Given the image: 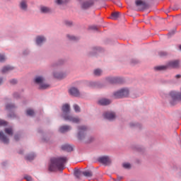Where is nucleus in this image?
Masks as SVG:
<instances>
[{
    "mask_svg": "<svg viewBox=\"0 0 181 181\" xmlns=\"http://www.w3.org/2000/svg\"><path fill=\"white\" fill-rule=\"evenodd\" d=\"M56 4L62 5V0H56Z\"/></svg>",
    "mask_w": 181,
    "mask_h": 181,
    "instance_id": "nucleus-47",
    "label": "nucleus"
},
{
    "mask_svg": "<svg viewBox=\"0 0 181 181\" xmlns=\"http://www.w3.org/2000/svg\"><path fill=\"white\" fill-rule=\"evenodd\" d=\"M19 10H21V12H25L28 11V2L25 0H21L19 1Z\"/></svg>",
    "mask_w": 181,
    "mask_h": 181,
    "instance_id": "nucleus-14",
    "label": "nucleus"
},
{
    "mask_svg": "<svg viewBox=\"0 0 181 181\" xmlns=\"http://www.w3.org/2000/svg\"><path fill=\"white\" fill-rule=\"evenodd\" d=\"M5 125H7V122L3 119H0V126L5 127Z\"/></svg>",
    "mask_w": 181,
    "mask_h": 181,
    "instance_id": "nucleus-43",
    "label": "nucleus"
},
{
    "mask_svg": "<svg viewBox=\"0 0 181 181\" xmlns=\"http://www.w3.org/2000/svg\"><path fill=\"white\" fill-rule=\"evenodd\" d=\"M44 81H45L44 76H35L33 78V83L37 86V89L40 90H44L49 88V83H44Z\"/></svg>",
    "mask_w": 181,
    "mask_h": 181,
    "instance_id": "nucleus-5",
    "label": "nucleus"
},
{
    "mask_svg": "<svg viewBox=\"0 0 181 181\" xmlns=\"http://www.w3.org/2000/svg\"><path fill=\"white\" fill-rule=\"evenodd\" d=\"M69 95H72V97L78 98V96L81 95V93L78 92V88L74 87L69 88Z\"/></svg>",
    "mask_w": 181,
    "mask_h": 181,
    "instance_id": "nucleus-13",
    "label": "nucleus"
},
{
    "mask_svg": "<svg viewBox=\"0 0 181 181\" xmlns=\"http://www.w3.org/2000/svg\"><path fill=\"white\" fill-rule=\"evenodd\" d=\"M60 149L65 151L66 152H71V151H73V148L69 144H64L60 146Z\"/></svg>",
    "mask_w": 181,
    "mask_h": 181,
    "instance_id": "nucleus-21",
    "label": "nucleus"
},
{
    "mask_svg": "<svg viewBox=\"0 0 181 181\" xmlns=\"http://www.w3.org/2000/svg\"><path fill=\"white\" fill-rule=\"evenodd\" d=\"M24 180H26V181H33V178L30 177V175H24Z\"/></svg>",
    "mask_w": 181,
    "mask_h": 181,
    "instance_id": "nucleus-42",
    "label": "nucleus"
},
{
    "mask_svg": "<svg viewBox=\"0 0 181 181\" xmlns=\"http://www.w3.org/2000/svg\"><path fill=\"white\" fill-rule=\"evenodd\" d=\"M97 82H93V81H90V82H88L87 83V86L88 87H90V88H97Z\"/></svg>",
    "mask_w": 181,
    "mask_h": 181,
    "instance_id": "nucleus-31",
    "label": "nucleus"
},
{
    "mask_svg": "<svg viewBox=\"0 0 181 181\" xmlns=\"http://www.w3.org/2000/svg\"><path fill=\"white\" fill-rule=\"evenodd\" d=\"M66 37L67 40L72 41V42H76L78 41V37L74 36L73 35L67 34L65 35Z\"/></svg>",
    "mask_w": 181,
    "mask_h": 181,
    "instance_id": "nucleus-24",
    "label": "nucleus"
},
{
    "mask_svg": "<svg viewBox=\"0 0 181 181\" xmlns=\"http://www.w3.org/2000/svg\"><path fill=\"white\" fill-rule=\"evenodd\" d=\"M178 68H172V66H154V71H165L168 69H177Z\"/></svg>",
    "mask_w": 181,
    "mask_h": 181,
    "instance_id": "nucleus-16",
    "label": "nucleus"
},
{
    "mask_svg": "<svg viewBox=\"0 0 181 181\" xmlns=\"http://www.w3.org/2000/svg\"><path fill=\"white\" fill-rule=\"evenodd\" d=\"M3 84V78H0V85Z\"/></svg>",
    "mask_w": 181,
    "mask_h": 181,
    "instance_id": "nucleus-54",
    "label": "nucleus"
},
{
    "mask_svg": "<svg viewBox=\"0 0 181 181\" xmlns=\"http://www.w3.org/2000/svg\"><path fill=\"white\" fill-rule=\"evenodd\" d=\"M69 130H71V127L69 125L60 126L59 129H58V132L62 134L66 133L69 132Z\"/></svg>",
    "mask_w": 181,
    "mask_h": 181,
    "instance_id": "nucleus-18",
    "label": "nucleus"
},
{
    "mask_svg": "<svg viewBox=\"0 0 181 181\" xmlns=\"http://www.w3.org/2000/svg\"><path fill=\"white\" fill-rule=\"evenodd\" d=\"M90 30H97V26H95V25L90 26Z\"/></svg>",
    "mask_w": 181,
    "mask_h": 181,
    "instance_id": "nucleus-49",
    "label": "nucleus"
},
{
    "mask_svg": "<svg viewBox=\"0 0 181 181\" xmlns=\"http://www.w3.org/2000/svg\"><path fill=\"white\" fill-rule=\"evenodd\" d=\"M82 175L86 177H91L92 172L90 170H83V173H82Z\"/></svg>",
    "mask_w": 181,
    "mask_h": 181,
    "instance_id": "nucleus-29",
    "label": "nucleus"
},
{
    "mask_svg": "<svg viewBox=\"0 0 181 181\" xmlns=\"http://www.w3.org/2000/svg\"><path fill=\"white\" fill-rule=\"evenodd\" d=\"M62 64H64V59H58L57 62L51 64V69H54V71L51 72V76H54V78L62 80L67 77V72L62 71V68H60Z\"/></svg>",
    "mask_w": 181,
    "mask_h": 181,
    "instance_id": "nucleus-1",
    "label": "nucleus"
},
{
    "mask_svg": "<svg viewBox=\"0 0 181 181\" xmlns=\"http://www.w3.org/2000/svg\"><path fill=\"white\" fill-rule=\"evenodd\" d=\"M180 50L181 51V45H180Z\"/></svg>",
    "mask_w": 181,
    "mask_h": 181,
    "instance_id": "nucleus-57",
    "label": "nucleus"
},
{
    "mask_svg": "<svg viewBox=\"0 0 181 181\" xmlns=\"http://www.w3.org/2000/svg\"><path fill=\"white\" fill-rule=\"evenodd\" d=\"M122 168L124 169H131V164L127 163H122Z\"/></svg>",
    "mask_w": 181,
    "mask_h": 181,
    "instance_id": "nucleus-38",
    "label": "nucleus"
},
{
    "mask_svg": "<svg viewBox=\"0 0 181 181\" xmlns=\"http://www.w3.org/2000/svg\"><path fill=\"white\" fill-rule=\"evenodd\" d=\"M100 51H101V48H99V47H93V50L90 51L89 56L92 57L94 55V54L99 52Z\"/></svg>",
    "mask_w": 181,
    "mask_h": 181,
    "instance_id": "nucleus-25",
    "label": "nucleus"
},
{
    "mask_svg": "<svg viewBox=\"0 0 181 181\" xmlns=\"http://www.w3.org/2000/svg\"><path fill=\"white\" fill-rule=\"evenodd\" d=\"M82 173L83 171H81V170H74V177H76V179L81 178V175H83Z\"/></svg>",
    "mask_w": 181,
    "mask_h": 181,
    "instance_id": "nucleus-27",
    "label": "nucleus"
},
{
    "mask_svg": "<svg viewBox=\"0 0 181 181\" xmlns=\"http://www.w3.org/2000/svg\"><path fill=\"white\" fill-rule=\"evenodd\" d=\"M9 83H10V86L16 85V79H10Z\"/></svg>",
    "mask_w": 181,
    "mask_h": 181,
    "instance_id": "nucleus-40",
    "label": "nucleus"
},
{
    "mask_svg": "<svg viewBox=\"0 0 181 181\" xmlns=\"http://www.w3.org/2000/svg\"><path fill=\"white\" fill-rule=\"evenodd\" d=\"M104 119H106V120H108V121L115 120V112H112L111 111L105 112Z\"/></svg>",
    "mask_w": 181,
    "mask_h": 181,
    "instance_id": "nucleus-15",
    "label": "nucleus"
},
{
    "mask_svg": "<svg viewBox=\"0 0 181 181\" xmlns=\"http://www.w3.org/2000/svg\"><path fill=\"white\" fill-rule=\"evenodd\" d=\"M138 64L137 59H132V64Z\"/></svg>",
    "mask_w": 181,
    "mask_h": 181,
    "instance_id": "nucleus-48",
    "label": "nucleus"
},
{
    "mask_svg": "<svg viewBox=\"0 0 181 181\" xmlns=\"http://www.w3.org/2000/svg\"><path fill=\"white\" fill-rule=\"evenodd\" d=\"M25 158H26V160H28V161L33 160V159H35V154L30 153V154L26 155V157H25Z\"/></svg>",
    "mask_w": 181,
    "mask_h": 181,
    "instance_id": "nucleus-30",
    "label": "nucleus"
},
{
    "mask_svg": "<svg viewBox=\"0 0 181 181\" xmlns=\"http://www.w3.org/2000/svg\"><path fill=\"white\" fill-rule=\"evenodd\" d=\"M138 98V95L134 96V98Z\"/></svg>",
    "mask_w": 181,
    "mask_h": 181,
    "instance_id": "nucleus-56",
    "label": "nucleus"
},
{
    "mask_svg": "<svg viewBox=\"0 0 181 181\" xmlns=\"http://www.w3.org/2000/svg\"><path fill=\"white\" fill-rule=\"evenodd\" d=\"M64 24H65V26H67V27H71V25H73V23H71V21H64Z\"/></svg>",
    "mask_w": 181,
    "mask_h": 181,
    "instance_id": "nucleus-37",
    "label": "nucleus"
},
{
    "mask_svg": "<svg viewBox=\"0 0 181 181\" xmlns=\"http://www.w3.org/2000/svg\"><path fill=\"white\" fill-rule=\"evenodd\" d=\"M156 67H173V69L179 68V60L168 61L165 65L156 66Z\"/></svg>",
    "mask_w": 181,
    "mask_h": 181,
    "instance_id": "nucleus-9",
    "label": "nucleus"
},
{
    "mask_svg": "<svg viewBox=\"0 0 181 181\" xmlns=\"http://www.w3.org/2000/svg\"><path fill=\"white\" fill-rule=\"evenodd\" d=\"M15 108H16V106H14V104H12V103L6 104V110L11 111L12 110H14Z\"/></svg>",
    "mask_w": 181,
    "mask_h": 181,
    "instance_id": "nucleus-28",
    "label": "nucleus"
},
{
    "mask_svg": "<svg viewBox=\"0 0 181 181\" xmlns=\"http://www.w3.org/2000/svg\"><path fill=\"white\" fill-rule=\"evenodd\" d=\"M0 141L1 142H4V144L10 143V140L3 134V132H0Z\"/></svg>",
    "mask_w": 181,
    "mask_h": 181,
    "instance_id": "nucleus-20",
    "label": "nucleus"
},
{
    "mask_svg": "<svg viewBox=\"0 0 181 181\" xmlns=\"http://www.w3.org/2000/svg\"><path fill=\"white\" fill-rule=\"evenodd\" d=\"M129 97V88H124L113 92V98L115 99H122Z\"/></svg>",
    "mask_w": 181,
    "mask_h": 181,
    "instance_id": "nucleus-7",
    "label": "nucleus"
},
{
    "mask_svg": "<svg viewBox=\"0 0 181 181\" xmlns=\"http://www.w3.org/2000/svg\"><path fill=\"white\" fill-rule=\"evenodd\" d=\"M136 8H138V11H145L147 9V3L142 0H136Z\"/></svg>",
    "mask_w": 181,
    "mask_h": 181,
    "instance_id": "nucleus-10",
    "label": "nucleus"
},
{
    "mask_svg": "<svg viewBox=\"0 0 181 181\" xmlns=\"http://www.w3.org/2000/svg\"><path fill=\"white\" fill-rule=\"evenodd\" d=\"M97 105H101V106H106L108 105H110V100L102 98L99 99V100H97Z\"/></svg>",
    "mask_w": 181,
    "mask_h": 181,
    "instance_id": "nucleus-17",
    "label": "nucleus"
},
{
    "mask_svg": "<svg viewBox=\"0 0 181 181\" xmlns=\"http://www.w3.org/2000/svg\"><path fill=\"white\" fill-rule=\"evenodd\" d=\"M13 98H15V99H19V93H13Z\"/></svg>",
    "mask_w": 181,
    "mask_h": 181,
    "instance_id": "nucleus-44",
    "label": "nucleus"
},
{
    "mask_svg": "<svg viewBox=\"0 0 181 181\" xmlns=\"http://www.w3.org/2000/svg\"><path fill=\"white\" fill-rule=\"evenodd\" d=\"M40 12L42 13H51V8H49V7L42 6L40 7Z\"/></svg>",
    "mask_w": 181,
    "mask_h": 181,
    "instance_id": "nucleus-23",
    "label": "nucleus"
},
{
    "mask_svg": "<svg viewBox=\"0 0 181 181\" xmlns=\"http://www.w3.org/2000/svg\"><path fill=\"white\" fill-rule=\"evenodd\" d=\"M4 132H6V134L12 136V128H6V129H4Z\"/></svg>",
    "mask_w": 181,
    "mask_h": 181,
    "instance_id": "nucleus-36",
    "label": "nucleus"
},
{
    "mask_svg": "<svg viewBox=\"0 0 181 181\" xmlns=\"http://www.w3.org/2000/svg\"><path fill=\"white\" fill-rule=\"evenodd\" d=\"M101 73H103V71L99 69H95V71H93V74H95V76H101Z\"/></svg>",
    "mask_w": 181,
    "mask_h": 181,
    "instance_id": "nucleus-32",
    "label": "nucleus"
},
{
    "mask_svg": "<svg viewBox=\"0 0 181 181\" xmlns=\"http://www.w3.org/2000/svg\"><path fill=\"white\" fill-rule=\"evenodd\" d=\"M67 163L66 157L51 158L50 163H49V172L62 171L64 170V163Z\"/></svg>",
    "mask_w": 181,
    "mask_h": 181,
    "instance_id": "nucleus-2",
    "label": "nucleus"
},
{
    "mask_svg": "<svg viewBox=\"0 0 181 181\" xmlns=\"http://www.w3.org/2000/svg\"><path fill=\"white\" fill-rule=\"evenodd\" d=\"M5 62V55L0 54V62L3 63Z\"/></svg>",
    "mask_w": 181,
    "mask_h": 181,
    "instance_id": "nucleus-41",
    "label": "nucleus"
},
{
    "mask_svg": "<svg viewBox=\"0 0 181 181\" xmlns=\"http://www.w3.org/2000/svg\"><path fill=\"white\" fill-rule=\"evenodd\" d=\"M113 180H114V181H119V180H122V177L117 176V179H114Z\"/></svg>",
    "mask_w": 181,
    "mask_h": 181,
    "instance_id": "nucleus-52",
    "label": "nucleus"
},
{
    "mask_svg": "<svg viewBox=\"0 0 181 181\" xmlns=\"http://www.w3.org/2000/svg\"><path fill=\"white\" fill-rule=\"evenodd\" d=\"M12 69H13L12 66H4V69H1V73L5 74V73H7L8 71H12Z\"/></svg>",
    "mask_w": 181,
    "mask_h": 181,
    "instance_id": "nucleus-26",
    "label": "nucleus"
},
{
    "mask_svg": "<svg viewBox=\"0 0 181 181\" xmlns=\"http://www.w3.org/2000/svg\"><path fill=\"white\" fill-rule=\"evenodd\" d=\"M168 95L170 97V106L177 105V102H181V88H180V92L170 91L168 93Z\"/></svg>",
    "mask_w": 181,
    "mask_h": 181,
    "instance_id": "nucleus-6",
    "label": "nucleus"
},
{
    "mask_svg": "<svg viewBox=\"0 0 181 181\" xmlns=\"http://www.w3.org/2000/svg\"><path fill=\"white\" fill-rule=\"evenodd\" d=\"M175 78H176V79L181 78V75H179V74L175 75Z\"/></svg>",
    "mask_w": 181,
    "mask_h": 181,
    "instance_id": "nucleus-51",
    "label": "nucleus"
},
{
    "mask_svg": "<svg viewBox=\"0 0 181 181\" xmlns=\"http://www.w3.org/2000/svg\"><path fill=\"white\" fill-rule=\"evenodd\" d=\"M111 17L113 18V20H117V18H119V13L115 12L111 14Z\"/></svg>",
    "mask_w": 181,
    "mask_h": 181,
    "instance_id": "nucleus-35",
    "label": "nucleus"
},
{
    "mask_svg": "<svg viewBox=\"0 0 181 181\" xmlns=\"http://www.w3.org/2000/svg\"><path fill=\"white\" fill-rule=\"evenodd\" d=\"M175 35V31H171L170 33H168V35Z\"/></svg>",
    "mask_w": 181,
    "mask_h": 181,
    "instance_id": "nucleus-53",
    "label": "nucleus"
},
{
    "mask_svg": "<svg viewBox=\"0 0 181 181\" xmlns=\"http://www.w3.org/2000/svg\"><path fill=\"white\" fill-rule=\"evenodd\" d=\"M28 53H29V51H28V49H24V52H23V54L25 56V55H28Z\"/></svg>",
    "mask_w": 181,
    "mask_h": 181,
    "instance_id": "nucleus-50",
    "label": "nucleus"
},
{
    "mask_svg": "<svg viewBox=\"0 0 181 181\" xmlns=\"http://www.w3.org/2000/svg\"><path fill=\"white\" fill-rule=\"evenodd\" d=\"M92 4H93L92 1H83V3L81 4V8L83 9H88V8H90L92 6Z\"/></svg>",
    "mask_w": 181,
    "mask_h": 181,
    "instance_id": "nucleus-19",
    "label": "nucleus"
},
{
    "mask_svg": "<svg viewBox=\"0 0 181 181\" xmlns=\"http://www.w3.org/2000/svg\"><path fill=\"white\" fill-rule=\"evenodd\" d=\"M158 57H168V52L165 51H160V52H158Z\"/></svg>",
    "mask_w": 181,
    "mask_h": 181,
    "instance_id": "nucleus-33",
    "label": "nucleus"
},
{
    "mask_svg": "<svg viewBox=\"0 0 181 181\" xmlns=\"http://www.w3.org/2000/svg\"><path fill=\"white\" fill-rule=\"evenodd\" d=\"M8 118L13 119L14 118V113H10L8 115Z\"/></svg>",
    "mask_w": 181,
    "mask_h": 181,
    "instance_id": "nucleus-45",
    "label": "nucleus"
},
{
    "mask_svg": "<svg viewBox=\"0 0 181 181\" xmlns=\"http://www.w3.org/2000/svg\"><path fill=\"white\" fill-rule=\"evenodd\" d=\"M26 115L28 117H33V115H35V112L30 109L26 110Z\"/></svg>",
    "mask_w": 181,
    "mask_h": 181,
    "instance_id": "nucleus-34",
    "label": "nucleus"
},
{
    "mask_svg": "<svg viewBox=\"0 0 181 181\" xmlns=\"http://www.w3.org/2000/svg\"><path fill=\"white\" fill-rule=\"evenodd\" d=\"M62 111H63V114L60 115V117L63 118V120L72 122L73 124H78L79 122H81V119L69 115V105H63V107H62Z\"/></svg>",
    "mask_w": 181,
    "mask_h": 181,
    "instance_id": "nucleus-4",
    "label": "nucleus"
},
{
    "mask_svg": "<svg viewBox=\"0 0 181 181\" xmlns=\"http://www.w3.org/2000/svg\"><path fill=\"white\" fill-rule=\"evenodd\" d=\"M173 11H177V7H173Z\"/></svg>",
    "mask_w": 181,
    "mask_h": 181,
    "instance_id": "nucleus-55",
    "label": "nucleus"
},
{
    "mask_svg": "<svg viewBox=\"0 0 181 181\" xmlns=\"http://www.w3.org/2000/svg\"><path fill=\"white\" fill-rule=\"evenodd\" d=\"M44 42H46L45 37L43 35H37L35 37V45H37V47H42V45H43Z\"/></svg>",
    "mask_w": 181,
    "mask_h": 181,
    "instance_id": "nucleus-12",
    "label": "nucleus"
},
{
    "mask_svg": "<svg viewBox=\"0 0 181 181\" xmlns=\"http://www.w3.org/2000/svg\"><path fill=\"white\" fill-rule=\"evenodd\" d=\"M73 107H74L75 112H81V107H79L78 105H73Z\"/></svg>",
    "mask_w": 181,
    "mask_h": 181,
    "instance_id": "nucleus-39",
    "label": "nucleus"
},
{
    "mask_svg": "<svg viewBox=\"0 0 181 181\" xmlns=\"http://www.w3.org/2000/svg\"><path fill=\"white\" fill-rule=\"evenodd\" d=\"M76 129H78V132H76V139L78 141H83L86 144H90L94 141V137L88 135V133H86L88 132V127L80 125L76 127Z\"/></svg>",
    "mask_w": 181,
    "mask_h": 181,
    "instance_id": "nucleus-3",
    "label": "nucleus"
},
{
    "mask_svg": "<svg viewBox=\"0 0 181 181\" xmlns=\"http://www.w3.org/2000/svg\"><path fill=\"white\" fill-rule=\"evenodd\" d=\"M106 82L111 84H122L124 83V79L122 77L108 76L106 77Z\"/></svg>",
    "mask_w": 181,
    "mask_h": 181,
    "instance_id": "nucleus-8",
    "label": "nucleus"
},
{
    "mask_svg": "<svg viewBox=\"0 0 181 181\" xmlns=\"http://www.w3.org/2000/svg\"><path fill=\"white\" fill-rule=\"evenodd\" d=\"M20 136L19 134H15V141H19Z\"/></svg>",
    "mask_w": 181,
    "mask_h": 181,
    "instance_id": "nucleus-46",
    "label": "nucleus"
},
{
    "mask_svg": "<svg viewBox=\"0 0 181 181\" xmlns=\"http://www.w3.org/2000/svg\"><path fill=\"white\" fill-rule=\"evenodd\" d=\"M97 161H98L99 163H102L104 165H108L110 164V158L104 156L102 157H99V158H97Z\"/></svg>",
    "mask_w": 181,
    "mask_h": 181,
    "instance_id": "nucleus-11",
    "label": "nucleus"
},
{
    "mask_svg": "<svg viewBox=\"0 0 181 181\" xmlns=\"http://www.w3.org/2000/svg\"><path fill=\"white\" fill-rule=\"evenodd\" d=\"M129 127L132 129H140L142 128V126L140 125V124H138L136 122H132V123H129Z\"/></svg>",
    "mask_w": 181,
    "mask_h": 181,
    "instance_id": "nucleus-22",
    "label": "nucleus"
}]
</instances>
